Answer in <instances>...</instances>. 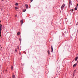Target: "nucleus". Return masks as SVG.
I'll return each mask as SVG.
<instances>
[{"instance_id": "27", "label": "nucleus", "mask_w": 78, "mask_h": 78, "mask_svg": "<svg viewBox=\"0 0 78 78\" xmlns=\"http://www.w3.org/2000/svg\"><path fill=\"white\" fill-rule=\"evenodd\" d=\"M2 0V1H3V0Z\"/></svg>"}, {"instance_id": "32", "label": "nucleus", "mask_w": 78, "mask_h": 78, "mask_svg": "<svg viewBox=\"0 0 78 78\" xmlns=\"http://www.w3.org/2000/svg\"><path fill=\"white\" fill-rule=\"evenodd\" d=\"M9 78H11V77H10Z\"/></svg>"}, {"instance_id": "13", "label": "nucleus", "mask_w": 78, "mask_h": 78, "mask_svg": "<svg viewBox=\"0 0 78 78\" xmlns=\"http://www.w3.org/2000/svg\"><path fill=\"white\" fill-rule=\"evenodd\" d=\"M15 9H18V8L17 7H15Z\"/></svg>"}, {"instance_id": "23", "label": "nucleus", "mask_w": 78, "mask_h": 78, "mask_svg": "<svg viewBox=\"0 0 78 78\" xmlns=\"http://www.w3.org/2000/svg\"><path fill=\"white\" fill-rule=\"evenodd\" d=\"M78 6V4H77V6Z\"/></svg>"}, {"instance_id": "24", "label": "nucleus", "mask_w": 78, "mask_h": 78, "mask_svg": "<svg viewBox=\"0 0 78 78\" xmlns=\"http://www.w3.org/2000/svg\"><path fill=\"white\" fill-rule=\"evenodd\" d=\"M72 11H73V9H72Z\"/></svg>"}, {"instance_id": "8", "label": "nucleus", "mask_w": 78, "mask_h": 78, "mask_svg": "<svg viewBox=\"0 0 78 78\" xmlns=\"http://www.w3.org/2000/svg\"><path fill=\"white\" fill-rule=\"evenodd\" d=\"M78 57H77L76 58H75V61H77V59H78Z\"/></svg>"}, {"instance_id": "17", "label": "nucleus", "mask_w": 78, "mask_h": 78, "mask_svg": "<svg viewBox=\"0 0 78 78\" xmlns=\"http://www.w3.org/2000/svg\"><path fill=\"white\" fill-rule=\"evenodd\" d=\"M73 76H75V73H73Z\"/></svg>"}, {"instance_id": "9", "label": "nucleus", "mask_w": 78, "mask_h": 78, "mask_svg": "<svg viewBox=\"0 0 78 78\" xmlns=\"http://www.w3.org/2000/svg\"><path fill=\"white\" fill-rule=\"evenodd\" d=\"M48 55H50V51H48Z\"/></svg>"}, {"instance_id": "6", "label": "nucleus", "mask_w": 78, "mask_h": 78, "mask_svg": "<svg viewBox=\"0 0 78 78\" xmlns=\"http://www.w3.org/2000/svg\"><path fill=\"white\" fill-rule=\"evenodd\" d=\"M77 9H78V7L76 6L74 9L75 10H77Z\"/></svg>"}, {"instance_id": "16", "label": "nucleus", "mask_w": 78, "mask_h": 78, "mask_svg": "<svg viewBox=\"0 0 78 78\" xmlns=\"http://www.w3.org/2000/svg\"><path fill=\"white\" fill-rule=\"evenodd\" d=\"M15 5L16 6H17L18 5V3H16V4H15Z\"/></svg>"}, {"instance_id": "4", "label": "nucleus", "mask_w": 78, "mask_h": 78, "mask_svg": "<svg viewBox=\"0 0 78 78\" xmlns=\"http://www.w3.org/2000/svg\"><path fill=\"white\" fill-rule=\"evenodd\" d=\"M51 52H53V47H52V46H51Z\"/></svg>"}, {"instance_id": "19", "label": "nucleus", "mask_w": 78, "mask_h": 78, "mask_svg": "<svg viewBox=\"0 0 78 78\" xmlns=\"http://www.w3.org/2000/svg\"><path fill=\"white\" fill-rule=\"evenodd\" d=\"M76 69L74 70V72H73V73H75V72H76Z\"/></svg>"}, {"instance_id": "2", "label": "nucleus", "mask_w": 78, "mask_h": 78, "mask_svg": "<svg viewBox=\"0 0 78 78\" xmlns=\"http://www.w3.org/2000/svg\"><path fill=\"white\" fill-rule=\"evenodd\" d=\"M65 6V4H63L61 7L62 9H63V8Z\"/></svg>"}, {"instance_id": "30", "label": "nucleus", "mask_w": 78, "mask_h": 78, "mask_svg": "<svg viewBox=\"0 0 78 78\" xmlns=\"http://www.w3.org/2000/svg\"><path fill=\"white\" fill-rule=\"evenodd\" d=\"M2 48V47H1V48Z\"/></svg>"}, {"instance_id": "26", "label": "nucleus", "mask_w": 78, "mask_h": 78, "mask_svg": "<svg viewBox=\"0 0 78 78\" xmlns=\"http://www.w3.org/2000/svg\"><path fill=\"white\" fill-rule=\"evenodd\" d=\"M6 72H7V70H6Z\"/></svg>"}, {"instance_id": "14", "label": "nucleus", "mask_w": 78, "mask_h": 78, "mask_svg": "<svg viewBox=\"0 0 78 78\" xmlns=\"http://www.w3.org/2000/svg\"><path fill=\"white\" fill-rule=\"evenodd\" d=\"M17 48H16V49H15V52H16V53L17 52Z\"/></svg>"}, {"instance_id": "18", "label": "nucleus", "mask_w": 78, "mask_h": 78, "mask_svg": "<svg viewBox=\"0 0 78 78\" xmlns=\"http://www.w3.org/2000/svg\"><path fill=\"white\" fill-rule=\"evenodd\" d=\"M17 15H16L15 16V17H17Z\"/></svg>"}, {"instance_id": "10", "label": "nucleus", "mask_w": 78, "mask_h": 78, "mask_svg": "<svg viewBox=\"0 0 78 78\" xmlns=\"http://www.w3.org/2000/svg\"><path fill=\"white\" fill-rule=\"evenodd\" d=\"M75 66H76V63H75L73 65V67H75Z\"/></svg>"}, {"instance_id": "11", "label": "nucleus", "mask_w": 78, "mask_h": 78, "mask_svg": "<svg viewBox=\"0 0 78 78\" xmlns=\"http://www.w3.org/2000/svg\"><path fill=\"white\" fill-rule=\"evenodd\" d=\"M17 35H20V32H18L17 33Z\"/></svg>"}, {"instance_id": "12", "label": "nucleus", "mask_w": 78, "mask_h": 78, "mask_svg": "<svg viewBox=\"0 0 78 78\" xmlns=\"http://www.w3.org/2000/svg\"><path fill=\"white\" fill-rule=\"evenodd\" d=\"M12 78H16V77H15V75H12Z\"/></svg>"}, {"instance_id": "25", "label": "nucleus", "mask_w": 78, "mask_h": 78, "mask_svg": "<svg viewBox=\"0 0 78 78\" xmlns=\"http://www.w3.org/2000/svg\"><path fill=\"white\" fill-rule=\"evenodd\" d=\"M20 55H21V53H20Z\"/></svg>"}, {"instance_id": "15", "label": "nucleus", "mask_w": 78, "mask_h": 78, "mask_svg": "<svg viewBox=\"0 0 78 78\" xmlns=\"http://www.w3.org/2000/svg\"><path fill=\"white\" fill-rule=\"evenodd\" d=\"M26 9H25L24 10H23V12H25L26 11Z\"/></svg>"}, {"instance_id": "20", "label": "nucleus", "mask_w": 78, "mask_h": 78, "mask_svg": "<svg viewBox=\"0 0 78 78\" xmlns=\"http://www.w3.org/2000/svg\"><path fill=\"white\" fill-rule=\"evenodd\" d=\"M21 38H20L19 39V40L20 41H21Z\"/></svg>"}, {"instance_id": "22", "label": "nucleus", "mask_w": 78, "mask_h": 78, "mask_svg": "<svg viewBox=\"0 0 78 78\" xmlns=\"http://www.w3.org/2000/svg\"><path fill=\"white\" fill-rule=\"evenodd\" d=\"M30 2H33V0H31Z\"/></svg>"}, {"instance_id": "29", "label": "nucleus", "mask_w": 78, "mask_h": 78, "mask_svg": "<svg viewBox=\"0 0 78 78\" xmlns=\"http://www.w3.org/2000/svg\"><path fill=\"white\" fill-rule=\"evenodd\" d=\"M0 22H1V21H0Z\"/></svg>"}, {"instance_id": "3", "label": "nucleus", "mask_w": 78, "mask_h": 78, "mask_svg": "<svg viewBox=\"0 0 78 78\" xmlns=\"http://www.w3.org/2000/svg\"><path fill=\"white\" fill-rule=\"evenodd\" d=\"M25 6L26 7V8L27 9H28V5L27 4H26L25 5Z\"/></svg>"}, {"instance_id": "21", "label": "nucleus", "mask_w": 78, "mask_h": 78, "mask_svg": "<svg viewBox=\"0 0 78 78\" xmlns=\"http://www.w3.org/2000/svg\"><path fill=\"white\" fill-rule=\"evenodd\" d=\"M11 69L12 70V69H13V68L12 67V66L11 67Z\"/></svg>"}, {"instance_id": "31", "label": "nucleus", "mask_w": 78, "mask_h": 78, "mask_svg": "<svg viewBox=\"0 0 78 78\" xmlns=\"http://www.w3.org/2000/svg\"><path fill=\"white\" fill-rule=\"evenodd\" d=\"M19 47L18 48V49H19Z\"/></svg>"}, {"instance_id": "1", "label": "nucleus", "mask_w": 78, "mask_h": 78, "mask_svg": "<svg viewBox=\"0 0 78 78\" xmlns=\"http://www.w3.org/2000/svg\"><path fill=\"white\" fill-rule=\"evenodd\" d=\"M2 25L1 24H0V34L1 37L2 35H1V31H2Z\"/></svg>"}, {"instance_id": "7", "label": "nucleus", "mask_w": 78, "mask_h": 78, "mask_svg": "<svg viewBox=\"0 0 78 78\" xmlns=\"http://www.w3.org/2000/svg\"><path fill=\"white\" fill-rule=\"evenodd\" d=\"M71 4V1H69V6H70Z\"/></svg>"}, {"instance_id": "28", "label": "nucleus", "mask_w": 78, "mask_h": 78, "mask_svg": "<svg viewBox=\"0 0 78 78\" xmlns=\"http://www.w3.org/2000/svg\"><path fill=\"white\" fill-rule=\"evenodd\" d=\"M73 61H74V60H73Z\"/></svg>"}, {"instance_id": "5", "label": "nucleus", "mask_w": 78, "mask_h": 78, "mask_svg": "<svg viewBox=\"0 0 78 78\" xmlns=\"http://www.w3.org/2000/svg\"><path fill=\"white\" fill-rule=\"evenodd\" d=\"M23 20H21V25H22L23 24Z\"/></svg>"}]
</instances>
